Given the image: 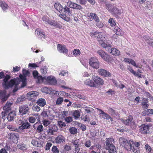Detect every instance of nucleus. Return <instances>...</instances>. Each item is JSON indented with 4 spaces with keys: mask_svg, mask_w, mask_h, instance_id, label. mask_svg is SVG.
Instances as JSON below:
<instances>
[{
    "mask_svg": "<svg viewBox=\"0 0 153 153\" xmlns=\"http://www.w3.org/2000/svg\"><path fill=\"white\" fill-rule=\"evenodd\" d=\"M10 76L7 75L4 79L2 83L3 87L5 89H8L10 87L13 86H15V88L13 90V92H15L18 90L17 85L19 84V82L20 81L18 78H14L11 79L9 82L8 80L10 79Z\"/></svg>",
    "mask_w": 153,
    "mask_h": 153,
    "instance_id": "1",
    "label": "nucleus"
},
{
    "mask_svg": "<svg viewBox=\"0 0 153 153\" xmlns=\"http://www.w3.org/2000/svg\"><path fill=\"white\" fill-rule=\"evenodd\" d=\"M54 7L60 13H64L67 14L69 16L73 15L72 13V10L68 6H65L64 7L59 3H56L54 5Z\"/></svg>",
    "mask_w": 153,
    "mask_h": 153,
    "instance_id": "2",
    "label": "nucleus"
},
{
    "mask_svg": "<svg viewBox=\"0 0 153 153\" xmlns=\"http://www.w3.org/2000/svg\"><path fill=\"white\" fill-rule=\"evenodd\" d=\"M19 125L18 128H16V131L18 132L21 133L22 130L31 128V126L27 122L23 121L20 120L18 122Z\"/></svg>",
    "mask_w": 153,
    "mask_h": 153,
    "instance_id": "3",
    "label": "nucleus"
},
{
    "mask_svg": "<svg viewBox=\"0 0 153 153\" xmlns=\"http://www.w3.org/2000/svg\"><path fill=\"white\" fill-rule=\"evenodd\" d=\"M119 142L120 144L124 146V148L128 151H130L132 150L133 141L129 140L128 141L126 139L120 137L119 140Z\"/></svg>",
    "mask_w": 153,
    "mask_h": 153,
    "instance_id": "4",
    "label": "nucleus"
},
{
    "mask_svg": "<svg viewBox=\"0 0 153 153\" xmlns=\"http://www.w3.org/2000/svg\"><path fill=\"white\" fill-rule=\"evenodd\" d=\"M22 72L23 75H19L20 81L22 82L21 87H24L26 85V77L29 76L30 72L28 71L25 69H23Z\"/></svg>",
    "mask_w": 153,
    "mask_h": 153,
    "instance_id": "5",
    "label": "nucleus"
},
{
    "mask_svg": "<svg viewBox=\"0 0 153 153\" xmlns=\"http://www.w3.org/2000/svg\"><path fill=\"white\" fill-rule=\"evenodd\" d=\"M97 53L105 61L108 62H111L113 60L112 58L109 55L102 50L98 51H97Z\"/></svg>",
    "mask_w": 153,
    "mask_h": 153,
    "instance_id": "6",
    "label": "nucleus"
},
{
    "mask_svg": "<svg viewBox=\"0 0 153 153\" xmlns=\"http://www.w3.org/2000/svg\"><path fill=\"white\" fill-rule=\"evenodd\" d=\"M133 117L131 115H129L128 118L126 120L121 119V121L122 123L126 126H129L131 128H134L135 126V124L133 121Z\"/></svg>",
    "mask_w": 153,
    "mask_h": 153,
    "instance_id": "7",
    "label": "nucleus"
},
{
    "mask_svg": "<svg viewBox=\"0 0 153 153\" xmlns=\"http://www.w3.org/2000/svg\"><path fill=\"white\" fill-rule=\"evenodd\" d=\"M89 65L93 68L96 69H97L99 68L100 62L96 57H92L89 59Z\"/></svg>",
    "mask_w": 153,
    "mask_h": 153,
    "instance_id": "8",
    "label": "nucleus"
},
{
    "mask_svg": "<svg viewBox=\"0 0 153 153\" xmlns=\"http://www.w3.org/2000/svg\"><path fill=\"white\" fill-rule=\"evenodd\" d=\"M29 108L27 105H23L19 106V113L22 116L27 114L29 111Z\"/></svg>",
    "mask_w": 153,
    "mask_h": 153,
    "instance_id": "9",
    "label": "nucleus"
},
{
    "mask_svg": "<svg viewBox=\"0 0 153 153\" xmlns=\"http://www.w3.org/2000/svg\"><path fill=\"white\" fill-rule=\"evenodd\" d=\"M5 90H0V99L3 102L7 100L10 96V94L7 93Z\"/></svg>",
    "mask_w": 153,
    "mask_h": 153,
    "instance_id": "10",
    "label": "nucleus"
},
{
    "mask_svg": "<svg viewBox=\"0 0 153 153\" xmlns=\"http://www.w3.org/2000/svg\"><path fill=\"white\" fill-rule=\"evenodd\" d=\"M67 5L70 8L74 9L79 10H81L82 9V7L81 5L71 1H68L67 2Z\"/></svg>",
    "mask_w": 153,
    "mask_h": 153,
    "instance_id": "11",
    "label": "nucleus"
},
{
    "mask_svg": "<svg viewBox=\"0 0 153 153\" xmlns=\"http://www.w3.org/2000/svg\"><path fill=\"white\" fill-rule=\"evenodd\" d=\"M98 72L100 75L105 77H110L111 76V73L108 71L102 68L98 70Z\"/></svg>",
    "mask_w": 153,
    "mask_h": 153,
    "instance_id": "12",
    "label": "nucleus"
},
{
    "mask_svg": "<svg viewBox=\"0 0 153 153\" xmlns=\"http://www.w3.org/2000/svg\"><path fill=\"white\" fill-rule=\"evenodd\" d=\"M149 126L148 125L142 124L139 126V131L142 134H147L149 132Z\"/></svg>",
    "mask_w": 153,
    "mask_h": 153,
    "instance_id": "13",
    "label": "nucleus"
},
{
    "mask_svg": "<svg viewBox=\"0 0 153 153\" xmlns=\"http://www.w3.org/2000/svg\"><path fill=\"white\" fill-rule=\"evenodd\" d=\"M44 78L49 84L53 85L56 83V80L53 76H50L48 77L45 76Z\"/></svg>",
    "mask_w": 153,
    "mask_h": 153,
    "instance_id": "14",
    "label": "nucleus"
},
{
    "mask_svg": "<svg viewBox=\"0 0 153 153\" xmlns=\"http://www.w3.org/2000/svg\"><path fill=\"white\" fill-rule=\"evenodd\" d=\"M57 50L59 52L65 54L67 53L68 51L65 45L60 44L57 45Z\"/></svg>",
    "mask_w": 153,
    "mask_h": 153,
    "instance_id": "15",
    "label": "nucleus"
},
{
    "mask_svg": "<svg viewBox=\"0 0 153 153\" xmlns=\"http://www.w3.org/2000/svg\"><path fill=\"white\" fill-rule=\"evenodd\" d=\"M92 79L96 85H102L104 84L103 80L98 76H93Z\"/></svg>",
    "mask_w": 153,
    "mask_h": 153,
    "instance_id": "16",
    "label": "nucleus"
},
{
    "mask_svg": "<svg viewBox=\"0 0 153 153\" xmlns=\"http://www.w3.org/2000/svg\"><path fill=\"white\" fill-rule=\"evenodd\" d=\"M107 51L111 54L116 56H119L120 53L118 50L115 48H111V47L107 50Z\"/></svg>",
    "mask_w": 153,
    "mask_h": 153,
    "instance_id": "17",
    "label": "nucleus"
},
{
    "mask_svg": "<svg viewBox=\"0 0 153 153\" xmlns=\"http://www.w3.org/2000/svg\"><path fill=\"white\" fill-rule=\"evenodd\" d=\"M97 109L101 112V113L99 114L100 117H101L103 119H105L107 120L110 119L111 121L112 120V119L108 114L104 112L103 111L100 109L97 108Z\"/></svg>",
    "mask_w": 153,
    "mask_h": 153,
    "instance_id": "18",
    "label": "nucleus"
},
{
    "mask_svg": "<svg viewBox=\"0 0 153 153\" xmlns=\"http://www.w3.org/2000/svg\"><path fill=\"white\" fill-rule=\"evenodd\" d=\"M90 35L91 37L94 38L97 37V39L98 41L99 40L102 39L103 38L104 40H105V38L104 37H103L101 35V34H100L98 32H95L94 33H90Z\"/></svg>",
    "mask_w": 153,
    "mask_h": 153,
    "instance_id": "19",
    "label": "nucleus"
},
{
    "mask_svg": "<svg viewBox=\"0 0 153 153\" xmlns=\"http://www.w3.org/2000/svg\"><path fill=\"white\" fill-rule=\"evenodd\" d=\"M33 127L35 129H36V131L39 132H42L43 129V126L40 124L36 123L33 125Z\"/></svg>",
    "mask_w": 153,
    "mask_h": 153,
    "instance_id": "20",
    "label": "nucleus"
},
{
    "mask_svg": "<svg viewBox=\"0 0 153 153\" xmlns=\"http://www.w3.org/2000/svg\"><path fill=\"white\" fill-rule=\"evenodd\" d=\"M39 95L38 92L36 91H31L29 92L27 94V97L30 99H33Z\"/></svg>",
    "mask_w": 153,
    "mask_h": 153,
    "instance_id": "21",
    "label": "nucleus"
},
{
    "mask_svg": "<svg viewBox=\"0 0 153 153\" xmlns=\"http://www.w3.org/2000/svg\"><path fill=\"white\" fill-rule=\"evenodd\" d=\"M16 116V113L15 111H13L10 112L8 114L7 117L8 120L9 122L13 120L15 118Z\"/></svg>",
    "mask_w": 153,
    "mask_h": 153,
    "instance_id": "22",
    "label": "nucleus"
},
{
    "mask_svg": "<svg viewBox=\"0 0 153 153\" xmlns=\"http://www.w3.org/2000/svg\"><path fill=\"white\" fill-rule=\"evenodd\" d=\"M84 84L91 87H96V85L94 82V81L91 80L89 79L86 80L84 82Z\"/></svg>",
    "mask_w": 153,
    "mask_h": 153,
    "instance_id": "23",
    "label": "nucleus"
},
{
    "mask_svg": "<svg viewBox=\"0 0 153 153\" xmlns=\"http://www.w3.org/2000/svg\"><path fill=\"white\" fill-rule=\"evenodd\" d=\"M88 16L90 19H94L96 22L99 21V19L97 15L93 13H91L88 14Z\"/></svg>",
    "mask_w": 153,
    "mask_h": 153,
    "instance_id": "24",
    "label": "nucleus"
},
{
    "mask_svg": "<svg viewBox=\"0 0 153 153\" xmlns=\"http://www.w3.org/2000/svg\"><path fill=\"white\" fill-rule=\"evenodd\" d=\"M65 139L64 136L62 135H59L56 138V141L57 143H63L65 141Z\"/></svg>",
    "mask_w": 153,
    "mask_h": 153,
    "instance_id": "25",
    "label": "nucleus"
},
{
    "mask_svg": "<svg viewBox=\"0 0 153 153\" xmlns=\"http://www.w3.org/2000/svg\"><path fill=\"white\" fill-rule=\"evenodd\" d=\"M114 140L112 138H108L105 141L106 149H108L112 145H114L112 143Z\"/></svg>",
    "mask_w": 153,
    "mask_h": 153,
    "instance_id": "26",
    "label": "nucleus"
},
{
    "mask_svg": "<svg viewBox=\"0 0 153 153\" xmlns=\"http://www.w3.org/2000/svg\"><path fill=\"white\" fill-rule=\"evenodd\" d=\"M104 40L103 38L102 39L100 40H99V43L101 45L103 48H106V50L107 51L108 49H109L111 47L110 46V45H107L106 44L104 43L103 41Z\"/></svg>",
    "mask_w": 153,
    "mask_h": 153,
    "instance_id": "27",
    "label": "nucleus"
},
{
    "mask_svg": "<svg viewBox=\"0 0 153 153\" xmlns=\"http://www.w3.org/2000/svg\"><path fill=\"white\" fill-rule=\"evenodd\" d=\"M36 103L38 105L42 107L44 106L46 104L45 100L43 98L39 99L37 101Z\"/></svg>",
    "mask_w": 153,
    "mask_h": 153,
    "instance_id": "28",
    "label": "nucleus"
},
{
    "mask_svg": "<svg viewBox=\"0 0 153 153\" xmlns=\"http://www.w3.org/2000/svg\"><path fill=\"white\" fill-rule=\"evenodd\" d=\"M35 33L38 35L39 38L42 39L43 38L44 39H45L46 37L45 33L41 31L36 30L35 31Z\"/></svg>",
    "mask_w": 153,
    "mask_h": 153,
    "instance_id": "29",
    "label": "nucleus"
},
{
    "mask_svg": "<svg viewBox=\"0 0 153 153\" xmlns=\"http://www.w3.org/2000/svg\"><path fill=\"white\" fill-rule=\"evenodd\" d=\"M18 137L16 135L14 134L11 133L10 134V139L11 140L13 143H16L18 140Z\"/></svg>",
    "mask_w": 153,
    "mask_h": 153,
    "instance_id": "30",
    "label": "nucleus"
},
{
    "mask_svg": "<svg viewBox=\"0 0 153 153\" xmlns=\"http://www.w3.org/2000/svg\"><path fill=\"white\" fill-rule=\"evenodd\" d=\"M0 6L4 11L7 10L9 7L8 6L6 3L2 1H0Z\"/></svg>",
    "mask_w": 153,
    "mask_h": 153,
    "instance_id": "31",
    "label": "nucleus"
},
{
    "mask_svg": "<svg viewBox=\"0 0 153 153\" xmlns=\"http://www.w3.org/2000/svg\"><path fill=\"white\" fill-rule=\"evenodd\" d=\"M48 24L57 27H60L59 24H58L56 22L53 20H50Z\"/></svg>",
    "mask_w": 153,
    "mask_h": 153,
    "instance_id": "32",
    "label": "nucleus"
},
{
    "mask_svg": "<svg viewBox=\"0 0 153 153\" xmlns=\"http://www.w3.org/2000/svg\"><path fill=\"white\" fill-rule=\"evenodd\" d=\"M47 128H49L50 130H51L52 131L56 132L58 130L57 127L54 124H52L48 126Z\"/></svg>",
    "mask_w": 153,
    "mask_h": 153,
    "instance_id": "33",
    "label": "nucleus"
},
{
    "mask_svg": "<svg viewBox=\"0 0 153 153\" xmlns=\"http://www.w3.org/2000/svg\"><path fill=\"white\" fill-rule=\"evenodd\" d=\"M113 31L118 35H120L121 34V30L118 26H115L114 28Z\"/></svg>",
    "mask_w": 153,
    "mask_h": 153,
    "instance_id": "34",
    "label": "nucleus"
},
{
    "mask_svg": "<svg viewBox=\"0 0 153 153\" xmlns=\"http://www.w3.org/2000/svg\"><path fill=\"white\" fill-rule=\"evenodd\" d=\"M109 150L108 152L110 153H117L116 148L114 145H112L108 149H106Z\"/></svg>",
    "mask_w": 153,
    "mask_h": 153,
    "instance_id": "35",
    "label": "nucleus"
},
{
    "mask_svg": "<svg viewBox=\"0 0 153 153\" xmlns=\"http://www.w3.org/2000/svg\"><path fill=\"white\" fill-rule=\"evenodd\" d=\"M72 115L75 119H77L79 118L80 116V114L78 111L76 110L74 111Z\"/></svg>",
    "mask_w": 153,
    "mask_h": 153,
    "instance_id": "36",
    "label": "nucleus"
},
{
    "mask_svg": "<svg viewBox=\"0 0 153 153\" xmlns=\"http://www.w3.org/2000/svg\"><path fill=\"white\" fill-rule=\"evenodd\" d=\"M4 111H2L1 114L0 115V117L4 120L6 118V115L8 112V111L7 110H4Z\"/></svg>",
    "mask_w": 153,
    "mask_h": 153,
    "instance_id": "37",
    "label": "nucleus"
},
{
    "mask_svg": "<svg viewBox=\"0 0 153 153\" xmlns=\"http://www.w3.org/2000/svg\"><path fill=\"white\" fill-rule=\"evenodd\" d=\"M45 131H46L45 132L47 133V134L50 136L54 134L55 132L51 130H50L49 128H48L47 127L46 128Z\"/></svg>",
    "mask_w": 153,
    "mask_h": 153,
    "instance_id": "38",
    "label": "nucleus"
},
{
    "mask_svg": "<svg viewBox=\"0 0 153 153\" xmlns=\"http://www.w3.org/2000/svg\"><path fill=\"white\" fill-rule=\"evenodd\" d=\"M108 113L114 116H117L118 113L111 108H109L108 109Z\"/></svg>",
    "mask_w": 153,
    "mask_h": 153,
    "instance_id": "39",
    "label": "nucleus"
},
{
    "mask_svg": "<svg viewBox=\"0 0 153 153\" xmlns=\"http://www.w3.org/2000/svg\"><path fill=\"white\" fill-rule=\"evenodd\" d=\"M59 16L65 21L69 22L70 21V18L67 17L65 14H60Z\"/></svg>",
    "mask_w": 153,
    "mask_h": 153,
    "instance_id": "40",
    "label": "nucleus"
},
{
    "mask_svg": "<svg viewBox=\"0 0 153 153\" xmlns=\"http://www.w3.org/2000/svg\"><path fill=\"white\" fill-rule=\"evenodd\" d=\"M41 91L47 94H50L51 91L50 89L46 87L42 88L41 89Z\"/></svg>",
    "mask_w": 153,
    "mask_h": 153,
    "instance_id": "41",
    "label": "nucleus"
},
{
    "mask_svg": "<svg viewBox=\"0 0 153 153\" xmlns=\"http://www.w3.org/2000/svg\"><path fill=\"white\" fill-rule=\"evenodd\" d=\"M111 12L116 15L120 14V11L117 8L114 7H113Z\"/></svg>",
    "mask_w": 153,
    "mask_h": 153,
    "instance_id": "42",
    "label": "nucleus"
},
{
    "mask_svg": "<svg viewBox=\"0 0 153 153\" xmlns=\"http://www.w3.org/2000/svg\"><path fill=\"white\" fill-rule=\"evenodd\" d=\"M70 133L71 134H75L77 132V130L76 128L74 127H71L69 130Z\"/></svg>",
    "mask_w": 153,
    "mask_h": 153,
    "instance_id": "43",
    "label": "nucleus"
},
{
    "mask_svg": "<svg viewBox=\"0 0 153 153\" xmlns=\"http://www.w3.org/2000/svg\"><path fill=\"white\" fill-rule=\"evenodd\" d=\"M12 103L7 102L6 103L5 106L3 107V110H7L9 111L10 109V106L12 105Z\"/></svg>",
    "mask_w": 153,
    "mask_h": 153,
    "instance_id": "44",
    "label": "nucleus"
},
{
    "mask_svg": "<svg viewBox=\"0 0 153 153\" xmlns=\"http://www.w3.org/2000/svg\"><path fill=\"white\" fill-rule=\"evenodd\" d=\"M36 79H37V82L39 83L42 82L44 80V79L45 80L44 77H42L41 76H39Z\"/></svg>",
    "mask_w": 153,
    "mask_h": 153,
    "instance_id": "45",
    "label": "nucleus"
},
{
    "mask_svg": "<svg viewBox=\"0 0 153 153\" xmlns=\"http://www.w3.org/2000/svg\"><path fill=\"white\" fill-rule=\"evenodd\" d=\"M36 116L37 117H36V118L33 117H30L28 119L29 122L31 123H34L36 120V119L38 117L37 115H36Z\"/></svg>",
    "mask_w": 153,
    "mask_h": 153,
    "instance_id": "46",
    "label": "nucleus"
},
{
    "mask_svg": "<svg viewBox=\"0 0 153 153\" xmlns=\"http://www.w3.org/2000/svg\"><path fill=\"white\" fill-rule=\"evenodd\" d=\"M105 6L106 7V9L108 11H111L112 10V9L113 8L112 4L108 3H106Z\"/></svg>",
    "mask_w": 153,
    "mask_h": 153,
    "instance_id": "47",
    "label": "nucleus"
},
{
    "mask_svg": "<svg viewBox=\"0 0 153 153\" xmlns=\"http://www.w3.org/2000/svg\"><path fill=\"white\" fill-rule=\"evenodd\" d=\"M41 72L43 74H45L47 72V68L45 66L42 67L41 69Z\"/></svg>",
    "mask_w": 153,
    "mask_h": 153,
    "instance_id": "48",
    "label": "nucleus"
},
{
    "mask_svg": "<svg viewBox=\"0 0 153 153\" xmlns=\"http://www.w3.org/2000/svg\"><path fill=\"white\" fill-rule=\"evenodd\" d=\"M108 22L110 24L111 26H112L116 25V23L113 18H110L109 19Z\"/></svg>",
    "mask_w": 153,
    "mask_h": 153,
    "instance_id": "49",
    "label": "nucleus"
},
{
    "mask_svg": "<svg viewBox=\"0 0 153 153\" xmlns=\"http://www.w3.org/2000/svg\"><path fill=\"white\" fill-rule=\"evenodd\" d=\"M63 101V99L61 97L58 98L57 100L56 104L57 105L61 104Z\"/></svg>",
    "mask_w": 153,
    "mask_h": 153,
    "instance_id": "50",
    "label": "nucleus"
},
{
    "mask_svg": "<svg viewBox=\"0 0 153 153\" xmlns=\"http://www.w3.org/2000/svg\"><path fill=\"white\" fill-rule=\"evenodd\" d=\"M73 53L75 56H77L80 53V51L79 49H75L73 51Z\"/></svg>",
    "mask_w": 153,
    "mask_h": 153,
    "instance_id": "51",
    "label": "nucleus"
},
{
    "mask_svg": "<svg viewBox=\"0 0 153 153\" xmlns=\"http://www.w3.org/2000/svg\"><path fill=\"white\" fill-rule=\"evenodd\" d=\"M78 126L80 127L81 129H82L83 131H84L86 130V126L84 125L79 123L78 124Z\"/></svg>",
    "mask_w": 153,
    "mask_h": 153,
    "instance_id": "52",
    "label": "nucleus"
},
{
    "mask_svg": "<svg viewBox=\"0 0 153 153\" xmlns=\"http://www.w3.org/2000/svg\"><path fill=\"white\" fill-rule=\"evenodd\" d=\"M84 110L87 113H90L91 111L93 110L92 108L88 107L87 106L85 107Z\"/></svg>",
    "mask_w": 153,
    "mask_h": 153,
    "instance_id": "53",
    "label": "nucleus"
},
{
    "mask_svg": "<svg viewBox=\"0 0 153 153\" xmlns=\"http://www.w3.org/2000/svg\"><path fill=\"white\" fill-rule=\"evenodd\" d=\"M41 115L45 118L48 117V114L46 111H44L41 114Z\"/></svg>",
    "mask_w": 153,
    "mask_h": 153,
    "instance_id": "54",
    "label": "nucleus"
},
{
    "mask_svg": "<svg viewBox=\"0 0 153 153\" xmlns=\"http://www.w3.org/2000/svg\"><path fill=\"white\" fill-rule=\"evenodd\" d=\"M58 124V125L61 128H62L66 126L65 123L62 121H59Z\"/></svg>",
    "mask_w": 153,
    "mask_h": 153,
    "instance_id": "55",
    "label": "nucleus"
},
{
    "mask_svg": "<svg viewBox=\"0 0 153 153\" xmlns=\"http://www.w3.org/2000/svg\"><path fill=\"white\" fill-rule=\"evenodd\" d=\"M51 122L50 121L46 120H44L43 123L44 125L45 126H47L50 124Z\"/></svg>",
    "mask_w": 153,
    "mask_h": 153,
    "instance_id": "56",
    "label": "nucleus"
},
{
    "mask_svg": "<svg viewBox=\"0 0 153 153\" xmlns=\"http://www.w3.org/2000/svg\"><path fill=\"white\" fill-rule=\"evenodd\" d=\"M52 151L54 153H58L59 152V150L56 146H53L52 147Z\"/></svg>",
    "mask_w": 153,
    "mask_h": 153,
    "instance_id": "57",
    "label": "nucleus"
},
{
    "mask_svg": "<svg viewBox=\"0 0 153 153\" xmlns=\"http://www.w3.org/2000/svg\"><path fill=\"white\" fill-rule=\"evenodd\" d=\"M145 111H146V114L148 115L150 114H153V109H149Z\"/></svg>",
    "mask_w": 153,
    "mask_h": 153,
    "instance_id": "58",
    "label": "nucleus"
},
{
    "mask_svg": "<svg viewBox=\"0 0 153 153\" xmlns=\"http://www.w3.org/2000/svg\"><path fill=\"white\" fill-rule=\"evenodd\" d=\"M39 106L38 105L36 106H34L33 107V110L35 111L38 112L40 110Z\"/></svg>",
    "mask_w": 153,
    "mask_h": 153,
    "instance_id": "59",
    "label": "nucleus"
},
{
    "mask_svg": "<svg viewBox=\"0 0 153 153\" xmlns=\"http://www.w3.org/2000/svg\"><path fill=\"white\" fill-rule=\"evenodd\" d=\"M38 143H37V147H43L44 145V142L42 141L39 140V141H38Z\"/></svg>",
    "mask_w": 153,
    "mask_h": 153,
    "instance_id": "60",
    "label": "nucleus"
},
{
    "mask_svg": "<svg viewBox=\"0 0 153 153\" xmlns=\"http://www.w3.org/2000/svg\"><path fill=\"white\" fill-rule=\"evenodd\" d=\"M42 19L43 21L45 22L46 23H48V22L50 20L49 18L47 16H44L42 18Z\"/></svg>",
    "mask_w": 153,
    "mask_h": 153,
    "instance_id": "61",
    "label": "nucleus"
},
{
    "mask_svg": "<svg viewBox=\"0 0 153 153\" xmlns=\"http://www.w3.org/2000/svg\"><path fill=\"white\" fill-rule=\"evenodd\" d=\"M145 147L147 152L148 153H149L152 150L150 146L148 145H145Z\"/></svg>",
    "mask_w": 153,
    "mask_h": 153,
    "instance_id": "62",
    "label": "nucleus"
},
{
    "mask_svg": "<svg viewBox=\"0 0 153 153\" xmlns=\"http://www.w3.org/2000/svg\"><path fill=\"white\" fill-rule=\"evenodd\" d=\"M18 147L19 149L22 150H24L26 149V146L24 144L18 145Z\"/></svg>",
    "mask_w": 153,
    "mask_h": 153,
    "instance_id": "63",
    "label": "nucleus"
},
{
    "mask_svg": "<svg viewBox=\"0 0 153 153\" xmlns=\"http://www.w3.org/2000/svg\"><path fill=\"white\" fill-rule=\"evenodd\" d=\"M131 150L134 153H140L139 148H136L132 147Z\"/></svg>",
    "mask_w": 153,
    "mask_h": 153,
    "instance_id": "64",
    "label": "nucleus"
}]
</instances>
